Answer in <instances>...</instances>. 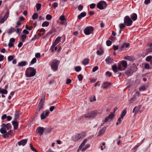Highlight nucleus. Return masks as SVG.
<instances>
[{
  "label": "nucleus",
  "instance_id": "1",
  "mask_svg": "<svg viewBox=\"0 0 152 152\" xmlns=\"http://www.w3.org/2000/svg\"><path fill=\"white\" fill-rule=\"evenodd\" d=\"M1 126L0 132L3 134L2 136L4 138H8L10 136L14 134L13 130L10 129L12 127L11 124H2Z\"/></svg>",
  "mask_w": 152,
  "mask_h": 152
},
{
  "label": "nucleus",
  "instance_id": "2",
  "mask_svg": "<svg viewBox=\"0 0 152 152\" xmlns=\"http://www.w3.org/2000/svg\"><path fill=\"white\" fill-rule=\"evenodd\" d=\"M36 72V70L34 68L29 67L27 68L26 71V75L28 77H33L35 75Z\"/></svg>",
  "mask_w": 152,
  "mask_h": 152
},
{
  "label": "nucleus",
  "instance_id": "3",
  "mask_svg": "<svg viewBox=\"0 0 152 152\" xmlns=\"http://www.w3.org/2000/svg\"><path fill=\"white\" fill-rule=\"evenodd\" d=\"M140 98V93L137 91L134 94L132 97L129 99V102L130 103L137 102L139 101Z\"/></svg>",
  "mask_w": 152,
  "mask_h": 152
},
{
  "label": "nucleus",
  "instance_id": "4",
  "mask_svg": "<svg viewBox=\"0 0 152 152\" xmlns=\"http://www.w3.org/2000/svg\"><path fill=\"white\" fill-rule=\"evenodd\" d=\"M85 136L84 133L77 134L72 137V140L74 142H76L81 138H84Z\"/></svg>",
  "mask_w": 152,
  "mask_h": 152
},
{
  "label": "nucleus",
  "instance_id": "5",
  "mask_svg": "<svg viewBox=\"0 0 152 152\" xmlns=\"http://www.w3.org/2000/svg\"><path fill=\"white\" fill-rule=\"evenodd\" d=\"M59 63V61L56 59L53 60L51 65V68L53 70H56L58 69Z\"/></svg>",
  "mask_w": 152,
  "mask_h": 152
},
{
  "label": "nucleus",
  "instance_id": "6",
  "mask_svg": "<svg viewBox=\"0 0 152 152\" xmlns=\"http://www.w3.org/2000/svg\"><path fill=\"white\" fill-rule=\"evenodd\" d=\"M107 4L104 1L99 2L97 4V7L100 10H103L106 7Z\"/></svg>",
  "mask_w": 152,
  "mask_h": 152
},
{
  "label": "nucleus",
  "instance_id": "7",
  "mask_svg": "<svg viewBox=\"0 0 152 152\" xmlns=\"http://www.w3.org/2000/svg\"><path fill=\"white\" fill-rule=\"evenodd\" d=\"M133 21L128 16H125L124 18V23L127 26L131 25Z\"/></svg>",
  "mask_w": 152,
  "mask_h": 152
},
{
  "label": "nucleus",
  "instance_id": "8",
  "mask_svg": "<svg viewBox=\"0 0 152 152\" xmlns=\"http://www.w3.org/2000/svg\"><path fill=\"white\" fill-rule=\"evenodd\" d=\"M94 28L92 26H88L84 29V33L86 35H88L92 33Z\"/></svg>",
  "mask_w": 152,
  "mask_h": 152
},
{
  "label": "nucleus",
  "instance_id": "9",
  "mask_svg": "<svg viewBox=\"0 0 152 152\" xmlns=\"http://www.w3.org/2000/svg\"><path fill=\"white\" fill-rule=\"evenodd\" d=\"M97 113V112L96 111H94L91 112L90 113L85 115L84 117L86 118H94L96 115Z\"/></svg>",
  "mask_w": 152,
  "mask_h": 152
},
{
  "label": "nucleus",
  "instance_id": "10",
  "mask_svg": "<svg viewBox=\"0 0 152 152\" xmlns=\"http://www.w3.org/2000/svg\"><path fill=\"white\" fill-rule=\"evenodd\" d=\"M36 132L39 134L41 136L43 133L44 131V128L40 126L38 127L36 129Z\"/></svg>",
  "mask_w": 152,
  "mask_h": 152
},
{
  "label": "nucleus",
  "instance_id": "11",
  "mask_svg": "<svg viewBox=\"0 0 152 152\" xmlns=\"http://www.w3.org/2000/svg\"><path fill=\"white\" fill-rule=\"evenodd\" d=\"M50 113V112L48 111H43L40 115L41 119V120L45 119L47 116Z\"/></svg>",
  "mask_w": 152,
  "mask_h": 152
},
{
  "label": "nucleus",
  "instance_id": "12",
  "mask_svg": "<svg viewBox=\"0 0 152 152\" xmlns=\"http://www.w3.org/2000/svg\"><path fill=\"white\" fill-rule=\"evenodd\" d=\"M115 115L113 113H111L110 114L108 115L105 119V122H107L109 120H111L113 118H114Z\"/></svg>",
  "mask_w": 152,
  "mask_h": 152
},
{
  "label": "nucleus",
  "instance_id": "13",
  "mask_svg": "<svg viewBox=\"0 0 152 152\" xmlns=\"http://www.w3.org/2000/svg\"><path fill=\"white\" fill-rule=\"evenodd\" d=\"M43 105H43V104L41 103H39L38 106V108L36 110V114L38 115L39 113H40L41 110L43 108Z\"/></svg>",
  "mask_w": 152,
  "mask_h": 152
},
{
  "label": "nucleus",
  "instance_id": "14",
  "mask_svg": "<svg viewBox=\"0 0 152 152\" xmlns=\"http://www.w3.org/2000/svg\"><path fill=\"white\" fill-rule=\"evenodd\" d=\"M19 114L16 113L14 115V120L12 121V124H18V122L17 121V120L19 118Z\"/></svg>",
  "mask_w": 152,
  "mask_h": 152
},
{
  "label": "nucleus",
  "instance_id": "15",
  "mask_svg": "<svg viewBox=\"0 0 152 152\" xmlns=\"http://www.w3.org/2000/svg\"><path fill=\"white\" fill-rule=\"evenodd\" d=\"M111 85V83L108 82H104L102 85L101 87L104 89H107Z\"/></svg>",
  "mask_w": 152,
  "mask_h": 152
},
{
  "label": "nucleus",
  "instance_id": "16",
  "mask_svg": "<svg viewBox=\"0 0 152 152\" xmlns=\"http://www.w3.org/2000/svg\"><path fill=\"white\" fill-rule=\"evenodd\" d=\"M28 139H23L18 142V144L19 146L25 145L27 143Z\"/></svg>",
  "mask_w": 152,
  "mask_h": 152
},
{
  "label": "nucleus",
  "instance_id": "17",
  "mask_svg": "<svg viewBox=\"0 0 152 152\" xmlns=\"http://www.w3.org/2000/svg\"><path fill=\"white\" fill-rule=\"evenodd\" d=\"M141 107V105H139L135 107L133 110V113H134L135 114L137 113L140 110Z\"/></svg>",
  "mask_w": 152,
  "mask_h": 152
},
{
  "label": "nucleus",
  "instance_id": "18",
  "mask_svg": "<svg viewBox=\"0 0 152 152\" xmlns=\"http://www.w3.org/2000/svg\"><path fill=\"white\" fill-rule=\"evenodd\" d=\"M107 63H113V59L110 57L108 56L105 60Z\"/></svg>",
  "mask_w": 152,
  "mask_h": 152
},
{
  "label": "nucleus",
  "instance_id": "19",
  "mask_svg": "<svg viewBox=\"0 0 152 152\" xmlns=\"http://www.w3.org/2000/svg\"><path fill=\"white\" fill-rule=\"evenodd\" d=\"M87 141V140L86 139H85L82 142L81 144L80 145L78 150L81 149L82 148L84 145L86 143Z\"/></svg>",
  "mask_w": 152,
  "mask_h": 152
},
{
  "label": "nucleus",
  "instance_id": "20",
  "mask_svg": "<svg viewBox=\"0 0 152 152\" xmlns=\"http://www.w3.org/2000/svg\"><path fill=\"white\" fill-rule=\"evenodd\" d=\"M106 127H104L102 129L100 130L98 132V135L99 136H101L103 134L106 130Z\"/></svg>",
  "mask_w": 152,
  "mask_h": 152
},
{
  "label": "nucleus",
  "instance_id": "21",
  "mask_svg": "<svg viewBox=\"0 0 152 152\" xmlns=\"http://www.w3.org/2000/svg\"><path fill=\"white\" fill-rule=\"evenodd\" d=\"M121 64L125 68V69L126 67L127 66V63L125 61H121Z\"/></svg>",
  "mask_w": 152,
  "mask_h": 152
},
{
  "label": "nucleus",
  "instance_id": "22",
  "mask_svg": "<svg viewBox=\"0 0 152 152\" xmlns=\"http://www.w3.org/2000/svg\"><path fill=\"white\" fill-rule=\"evenodd\" d=\"M130 16L132 19L134 21L137 18V14L135 13H133Z\"/></svg>",
  "mask_w": 152,
  "mask_h": 152
},
{
  "label": "nucleus",
  "instance_id": "23",
  "mask_svg": "<svg viewBox=\"0 0 152 152\" xmlns=\"http://www.w3.org/2000/svg\"><path fill=\"white\" fill-rule=\"evenodd\" d=\"M27 62L25 61H22L18 63V66H22L26 65Z\"/></svg>",
  "mask_w": 152,
  "mask_h": 152
},
{
  "label": "nucleus",
  "instance_id": "24",
  "mask_svg": "<svg viewBox=\"0 0 152 152\" xmlns=\"http://www.w3.org/2000/svg\"><path fill=\"white\" fill-rule=\"evenodd\" d=\"M86 12H83L78 16L77 18L79 19H81L82 18L86 16Z\"/></svg>",
  "mask_w": 152,
  "mask_h": 152
},
{
  "label": "nucleus",
  "instance_id": "25",
  "mask_svg": "<svg viewBox=\"0 0 152 152\" xmlns=\"http://www.w3.org/2000/svg\"><path fill=\"white\" fill-rule=\"evenodd\" d=\"M129 43H124L121 46L120 48L121 50H122L123 49L128 48L129 46Z\"/></svg>",
  "mask_w": 152,
  "mask_h": 152
},
{
  "label": "nucleus",
  "instance_id": "26",
  "mask_svg": "<svg viewBox=\"0 0 152 152\" xmlns=\"http://www.w3.org/2000/svg\"><path fill=\"white\" fill-rule=\"evenodd\" d=\"M15 29L14 28H12L10 29H9L7 31V32L8 34H11L13 32H15Z\"/></svg>",
  "mask_w": 152,
  "mask_h": 152
},
{
  "label": "nucleus",
  "instance_id": "27",
  "mask_svg": "<svg viewBox=\"0 0 152 152\" xmlns=\"http://www.w3.org/2000/svg\"><path fill=\"white\" fill-rule=\"evenodd\" d=\"M130 69L133 73L134 72H135L137 70L136 67L135 65L132 66Z\"/></svg>",
  "mask_w": 152,
  "mask_h": 152
},
{
  "label": "nucleus",
  "instance_id": "28",
  "mask_svg": "<svg viewBox=\"0 0 152 152\" xmlns=\"http://www.w3.org/2000/svg\"><path fill=\"white\" fill-rule=\"evenodd\" d=\"M45 100V94H43L42 96V98L40 101L39 103H41L44 104V102Z\"/></svg>",
  "mask_w": 152,
  "mask_h": 152
},
{
  "label": "nucleus",
  "instance_id": "29",
  "mask_svg": "<svg viewBox=\"0 0 152 152\" xmlns=\"http://www.w3.org/2000/svg\"><path fill=\"white\" fill-rule=\"evenodd\" d=\"M7 93V91L5 89H2V88H0V93L6 94Z\"/></svg>",
  "mask_w": 152,
  "mask_h": 152
},
{
  "label": "nucleus",
  "instance_id": "30",
  "mask_svg": "<svg viewBox=\"0 0 152 152\" xmlns=\"http://www.w3.org/2000/svg\"><path fill=\"white\" fill-rule=\"evenodd\" d=\"M61 37H58L55 40L54 43L56 45H57L61 41Z\"/></svg>",
  "mask_w": 152,
  "mask_h": 152
},
{
  "label": "nucleus",
  "instance_id": "31",
  "mask_svg": "<svg viewBox=\"0 0 152 152\" xmlns=\"http://www.w3.org/2000/svg\"><path fill=\"white\" fill-rule=\"evenodd\" d=\"M122 65L120 63L118 64V69L121 71L124 70L125 69V68H124L123 66L122 67Z\"/></svg>",
  "mask_w": 152,
  "mask_h": 152
},
{
  "label": "nucleus",
  "instance_id": "32",
  "mask_svg": "<svg viewBox=\"0 0 152 152\" xmlns=\"http://www.w3.org/2000/svg\"><path fill=\"white\" fill-rule=\"evenodd\" d=\"M90 146V145L88 144H87L85 146V147L82 148L81 149L82 151H85L87 148H88Z\"/></svg>",
  "mask_w": 152,
  "mask_h": 152
},
{
  "label": "nucleus",
  "instance_id": "33",
  "mask_svg": "<svg viewBox=\"0 0 152 152\" xmlns=\"http://www.w3.org/2000/svg\"><path fill=\"white\" fill-rule=\"evenodd\" d=\"M49 24V23L48 21H45L42 24V26L43 27H47Z\"/></svg>",
  "mask_w": 152,
  "mask_h": 152
},
{
  "label": "nucleus",
  "instance_id": "34",
  "mask_svg": "<svg viewBox=\"0 0 152 152\" xmlns=\"http://www.w3.org/2000/svg\"><path fill=\"white\" fill-rule=\"evenodd\" d=\"M36 7L37 10L39 11L41 9V4L39 3H37L36 5Z\"/></svg>",
  "mask_w": 152,
  "mask_h": 152
},
{
  "label": "nucleus",
  "instance_id": "35",
  "mask_svg": "<svg viewBox=\"0 0 152 152\" xmlns=\"http://www.w3.org/2000/svg\"><path fill=\"white\" fill-rule=\"evenodd\" d=\"M88 59L86 58L82 61V64L84 65H86L88 64Z\"/></svg>",
  "mask_w": 152,
  "mask_h": 152
},
{
  "label": "nucleus",
  "instance_id": "36",
  "mask_svg": "<svg viewBox=\"0 0 152 152\" xmlns=\"http://www.w3.org/2000/svg\"><path fill=\"white\" fill-rule=\"evenodd\" d=\"M132 73V71L130 69H129L126 72L125 74L126 75L129 76L131 75Z\"/></svg>",
  "mask_w": 152,
  "mask_h": 152
},
{
  "label": "nucleus",
  "instance_id": "37",
  "mask_svg": "<svg viewBox=\"0 0 152 152\" xmlns=\"http://www.w3.org/2000/svg\"><path fill=\"white\" fill-rule=\"evenodd\" d=\"M45 132V133H49L51 132L52 130V129L51 128H45L44 129Z\"/></svg>",
  "mask_w": 152,
  "mask_h": 152
},
{
  "label": "nucleus",
  "instance_id": "38",
  "mask_svg": "<svg viewBox=\"0 0 152 152\" xmlns=\"http://www.w3.org/2000/svg\"><path fill=\"white\" fill-rule=\"evenodd\" d=\"M117 66L116 65H114L112 66V69L113 71L115 72H117V69H118Z\"/></svg>",
  "mask_w": 152,
  "mask_h": 152
},
{
  "label": "nucleus",
  "instance_id": "39",
  "mask_svg": "<svg viewBox=\"0 0 152 152\" xmlns=\"http://www.w3.org/2000/svg\"><path fill=\"white\" fill-rule=\"evenodd\" d=\"M38 17V15L37 13H35L32 16V18L34 20L36 19Z\"/></svg>",
  "mask_w": 152,
  "mask_h": 152
},
{
  "label": "nucleus",
  "instance_id": "40",
  "mask_svg": "<svg viewBox=\"0 0 152 152\" xmlns=\"http://www.w3.org/2000/svg\"><path fill=\"white\" fill-rule=\"evenodd\" d=\"M126 113V111L125 110H124L121 112V116L122 118H123L125 116Z\"/></svg>",
  "mask_w": 152,
  "mask_h": 152
},
{
  "label": "nucleus",
  "instance_id": "41",
  "mask_svg": "<svg viewBox=\"0 0 152 152\" xmlns=\"http://www.w3.org/2000/svg\"><path fill=\"white\" fill-rule=\"evenodd\" d=\"M27 36L26 34H23L21 36V40L23 41H24L25 39L26 38Z\"/></svg>",
  "mask_w": 152,
  "mask_h": 152
},
{
  "label": "nucleus",
  "instance_id": "42",
  "mask_svg": "<svg viewBox=\"0 0 152 152\" xmlns=\"http://www.w3.org/2000/svg\"><path fill=\"white\" fill-rule=\"evenodd\" d=\"M145 87L144 86H142L140 87L139 88V91H145Z\"/></svg>",
  "mask_w": 152,
  "mask_h": 152
},
{
  "label": "nucleus",
  "instance_id": "43",
  "mask_svg": "<svg viewBox=\"0 0 152 152\" xmlns=\"http://www.w3.org/2000/svg\"><path fill=\"white\" fill-rule=\"evenodd\" d=\"M14 58V57L13 56L11 55L8 56L7 58L8 60L9 61H12Z\"/></svg>",
  "mask_w": 152,
  "mask_h": 152
},
{
  "label": "nucleus",
  "instance_id": "44",
  "mask_svg": "<svg viewBox=\"0 0 152 152\" xmlns=\"http://www.w3.org/2000/svg\"><path fill=\"white\" fill-rule=\"evenodd\" d=\"M7 19L6 18L4 17L1 19L0 20V23H3L5 22V21Z\"/></svg>",
  "mask_w": 152,
  "mask_h": 152
},
{
  "label": "nucleus",
  "instance_id": "45",
  "mask_svg": "<svg viewBox=\"0 0 152 152\" xmlns=\"http://www.w3.org/2000/svg\"><path fill=\"white\" fill-rule=\"evenodd\" d=\"M46 18L47 20H50L51 19L52 17L50 15L48 14L46 16Z\"/></svg>",
  "mask_w": 152,
  "mask_h": 152
},
{
  "label": "nucleus",
  "instance_id": "46",
  "mask_svg": "<svg viewBox=\"0 0 152 152\" xmlns=\"http://www.w3.org/2000/svg\"><path fill=\"white\" fill-rule=\"evenodd\" d=\"M81 68L79 66H77L75 67V70L77 72H79L81 70Z\"/></svg>",
  "mask_w": 152,
  "mask_h": 152
},
{
  "label": "nucleus",
  "instance_id": "47",
  "mask_svg": "<svg viewBox=\"0 0 152 152\" xmlns=\"http://www.w3.org/2000/svg\"><path fill=\"white\" fill-rule=\"evenodd\" d=\"M152 58V56H147L146 58V60L147 61H150Z\"/></svg>",
  "mask_w": 152,
  "mask_h": 152
},
{
  "label": "nucleus",
  "instance_id": "48",
  "mask_svg": "<svg viewBox=\"0 0 152 152\" xmlns=\"http://www.w3.org/2000/svg\"><path fill=\"white\" fill-rule=\"evenodd\" d=\"M9 11L8 10H7L6 13L5 15L4 16V17H5V18H6L7 19L8 18V17L9 16Z\"/></svg>",
  "mask_w": 152,
  "mask_h": 152
},
{
  "label": "nucleus",
  "instance_id": "49",
  "mask_svg": "<svg viewBox=\"0 0 152 152\" xmlns=\"http://www.w3.org/2000/svg\"><path fill=\"white\" fill-rule=\"evenodd\" d=\"M9 11L8 10H7L6 13L5 15L4 16V17H5V18H6L7 19L8 18V17L9 16Z\"/></svg>",
  "mask_w": 152,
  "mask_h": 152
},
{
  "label": "nucleus",
  "instance_id": "50",
  "mask_svg": "<svg viewBox=\"0 0 152 152\" xmlns=\"http://www.w3.org/2000/svg\"><path fill=\"white\" fill-rule=\"evenodd\" d=\"M83 77L81 74H80L78 76V78L79 81H81L82 80Z\"/></svg>",
  "mask_w": 152,
  "mask_h": 152
},
{
  "label": "nucleus",
  "instance_id": "51",
  "mask_svg": "<svg viewBox=\"0 0 152 152\" xmlns=\"http://www.w3.org/2000/svg\"><path fill=\"white\" fill-rule=\"evenodd\" d=\"M125 27V25L123 23H121L119 25V27L121 29L124 28Z\"/></svg>",
  "mask_w": 152,
  "mask_h": 152
},
{
  "label": "nucleus",
  "instance_id": "52",
  "mask_svg": "<svg viewBox=\"0 0 152 152\" xmlns=\"http://www.w3.org/2000/svg\"><path fill=\"white\" fill-rule=\"evenodd\" d=\"M112 44V42L110 41L107 40L106 42V44L107 46H110Z\"/></svg>",
  "mask_w": 152,
  "mask_h": 152
},
{
  "label": "nucleus",
  "instance_id": "53",
  "mask_svg": "<svg viewBox=\"0 0 152 152\" xmlns=\"http://www.w3.org/2000/svg\"><path fill=\"white\" fill-rule=\"evenodd\" d=\"M59 19L61 21H63L65 20V18L64 16L63 15L59 17Z\"/></svg>",
  "mask_w": 152,
  "mask_h": 152
},
{
  "label": "nucleus",
  "instance_id": "54",
  "mask_svg": "<svg viewBox=\"0 0 152 152\" xmlns=\"http://www.w3.org/2000/svg\"><path fill=\"white\" fill-rule=\"evenodd\" d=\"M37 61V59L36 58H34L31 61V63L32 64H34Z\"/></svg>",
  "mask_w": 152,
  "mask_h": 152
},
{
  "label": "nucleus",
  "instance_id": "55",
  "mask_svg": "<svg viewBox=\"0 0 152 152\" xmlns=\"http://www.w3.org/2000/svg\"><path fill=\"white\" fill-rule=\"evenodd\" d=\"M55 108H56V107L55 106H51L50 108V111L52 112L53 110Z\"/></svg>",
  "mask_w": 152,
  "mask_h": 152
},
{
  "label": "nucleus",
  "instance_id": "56",
  "mask_svg": "<svg viewBox=\"0 0 152 152\" xmlns=\"http://www.w3.org/2000/svg\"><path fill=\"white\" fill-rule=\"evenodd\" d=\"M30 146L31 148L32 151H35V152L37 151L33 147L31 144V143L30 144Z\"/></svg>",
  "mask_w": 152,
  "mask_h": 152
},
{
  "label": "nucleus",
  "instance_id": "57",
  "mask_svg": "<svg viewBox=\"0 0 152 152\" xmlns=\"http://www.w3.org/2000/svg\"><path fill=\"white\" fill-rule=\"evenodd\" d=\"M97 54L98 55H101L103 53V52L102 51H101L97 50L96 52Z\"/></svg>",
  "mask_w": 152,
  "mask_h": 152
},
{
  "label": "nucleus",
  "instance_id": "58",
  "mask_svg": "<svg viewBox=\"0 0 152 152\" xmlns=\"http://www.w3.org/2000/svg\"><path fill=\"white\" fill-rule=\"evenodd\" d=\"M83 8V6L82 5H80L78 7V9L79 11L82 10Z\"/></svg>",
  "mask_w": 152,
  "mask_h": 152
},
{
  "label": "nucleus",
  "instance_id": "59",
  "mask_svg": "<svg viewBox=\"0 0 152 152\" xmlns=\"http://www.w3.org/2000/svg\"><path fill=\"white\" fill-rule=\"evenodd\" d=\"M98 69V67L97 66H95L94 67L92 71L93 72H95Z\"/></svg>",
  "mask_w": 152,
  "mask_h": 152
},
{
  "label": "nucleus",
  "instance_id": "60",
  "mask_svg": "<svg viewBox=\"0 0 152 152\" xmlns=\"http://www.w3.org/2000/svg\"><path fill=\"white\" fill-rule=\"evenodd\" d=\"M96 6V4H92L90 5V7L91 9H94V8Z\"/></svg>",
  "mask_w": 152,
  "mask_h": 152
},
{
  "label": "nucleus",
  "instance_id": "61",
  "mask_svg": "<svg viewBox=\"0 0 152 152\" xmlns=\"http://www.w3.org/2000/svg\"><path fill=\"white\" fill-rule=\"evenodd\" d=\"M67 23V22H66V21L65 20L62 21L61 22V24L63 25H66Z\"/></svg>",
  "mask_w": 152,
  "mask_h": 152
},
{
  "label": "nucleus",
  "instance_id": "62",
  "mask_svg": "<svg viewBox=\"0 0 152 152\" xmlns=\"http://www.w3.org/2000/svg\"><path fill=\"white\" fill-rule=\"evenodd\" d=\"M56 45L54 43H53V44L52 45L51 47V50L52 51H53L54 50V48Z\"/></svg>",
  "mask_w": 152,
  "mask_h": 152
},
{
  "label": "nucleus",
  "instance_id": "63",
  "mask_svg": "<svg viewBox=\"0 0 152 152\" xmlns=\"http://www.w3.org/2000/svg\"><path fill=\"white\" fill-rule=\"evenodd\" d=\"M96 100V98H95V96H94L93 98H90V101L91 102H93L94 101H95Z\"/></svg>",
  "mask_w": 152,
  "mask_h": 152
},
{
  "label": "nucleus",
  "instance_id": "64",
  "mask_svg": "<svg viewBox=\"0 0 152 152\" xmlns=\"http://www.w3.org/2000/svg\"><path fill=\"white\" fill-rule=\"evenodd\" d=\"M53 7L55 8L57 7L58 6V4L57 2H55L53 4Z\"/></svg>",
  "mask_w": 152,
  "mask_h": 152
}]
</instances>
